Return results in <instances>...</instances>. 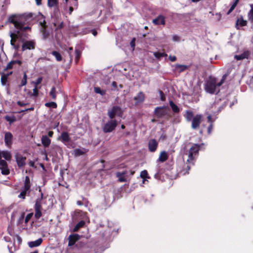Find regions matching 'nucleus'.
I'll use <instances>...</instances> for the list:
<instances>
[{
  "mask_svg": "<svg viewBox=\"0 0 253 253\" xmlns=\"http://www.w3.org/2000/svg\"><path fill=\"white\" fill-rule=\"evenodd\" d=\"M169 59L171 62H174V61H175L176 60V57L175 56L169 55Z\"/></svg>",
  "mask_w": 253,
  "mask_h": 253,
  "instance_id": "52",
  "label": "nucleus"
},
{
  "mask_svg": "<svg viewBox=\"0 0 253 253\" xmlns=\"http://www.w3.org/2000/svg\"><path fill=\"white\" fill-rule=\"evenodd\" d=\"M30 166L34 167V163L33 162L31 161L30 162Z\"/></svg>",
  "mask_w": 253,
  "mask_h": 253,
  "instance_id": "62",
  "label": "nucleus"
},
{
  "mask_svg": "<svg viewBox=\"0 0 253 253\" xmlns=\"http://www.w3.org/2000/svg\"><path fill=\"white\" fill-rule=\"evenodd\" d=\"M42 198H43V194L42 193H41V197L38 198L36 201V203L35 205V217L36 219H39L42 215V213L41 212V210H42L41 202H42Z\"/></svg>",
  "mask_w": 253,
  "mask_h": 253,
  "instance_id": "6",
  "label": "nucleus"
},
{
  "mask_svg": "<svg viewBox=\"0 0 253 253\" xmlns=\"http://www.w3.org/2000/svg\"><path fill=\"white\" fill-rule=\"evenodd\" d=\"M9 76V74H3L1 76V83L2 85H5L7 82V77Z\"/></svg>",
  "mask_w": 253,
  "mask_h": 253,
  "instance_id": "39",
  "label": "nucleus"
},
{
  "mask_svg": "<svg viewBox=\"0 0 253 253\" xmlns=\"http://www.w3.org/2000/svg\"><path fill=\"white\" fill-rule=\"evenodd\" d=\"M172 40L173 41H178L179 40V37L176 35H173L172 36Z\"/></svg>",
  "mask_w": 253,
  "mask_h": 253,
  "instance_id": "54",
  "label": "nucleus"
},
{
  "mask_svg": "<svg viewBox=\"0 0 253 253\" xmlns=\"http://www.w3.org/2000/svg\"><path fill=\"white\" fill-rule=\"evenodd\" d=\"M57 4V0H48V5L49 7H53Z\"/></svg>",
  "mask_w": 253,
  "mask_h": 253,
  "instance_id": "43",
  "label": "nucleus"
},
{
  "mask_svg": "<svg viewBox=\"0 0 253 253\" xmlns=\"http://www.w3.org/2000/svg\"><path fill=\"white\" fill-rule=\"evenodd\" d=\"M168 158V156L166 151L162 152L159 156L158 160L161 162H165Z\"/></svg>",
  "mask_w": 253,
  "mask_h": 253,
  "instance_id": "24",
  "label": "nucleus"
},
{
  "mask_svg": "<svg viewBox=\"0 0 253 253\" xmlns=\"http://www.w3.org/2000/svg\"><path fill=\"white\" fill-rule=\"evenodd\" d=\"M53 134V131H49L48 132V136H49V137H52Z\"/></svg>",
  "mask_w": 253,
  "mask_h": 253,
  "instance_id": "59",
  "label": "nucleus"
},
{
  "mask_svg": "<svg viewBox=\"0 0 253 253\" xmlns=\"http://www.w3.org/2000/svg\"><path fill=\"white\" fill-rule=\"evenodd\" d=\"M200 150V146L198 144H195L192 145L188 151L185 152L183 153V158L185 156H188L187 159V162L189 164L193 165V161L195 159V157L198 154Z\"/></svg>",
  "mask_w": 253,
  "mask_h": 253,
  "instance_id": "3",
  "label": "nucleus"
},
{
  "mask_svg": "<svg viewBox=\"0 0 253 253\" xmlns=\"http://www.w3.org/2000/svg\"><path fill=\"white\" fill-rule=\"evenodd\" d=\"M45 106L47 107H51L55 108L57 107V104L54 102H47L45 104Z\"/></svg>",
  "mask_w": 253,
  "mask_h": 253,
  "instance_id": "44",
  "label": "nucleus"
},
{
  "mask_svg": "<svg viewBox=\"0 0 253 253\" xmlns=\"http://www.w3.org/2000/svg\"><path fill=\"white\" fill-rule=\"evenodd\" d=\"M42 238H39L36 241L29 242L28 245L30 248L36 247L39 246L42 243Z\"/></svg>",
  "mask_w": 253,
  "mask_h": 253,
  "instance_id": "22",
  "label": "nucleus"
},
{
  "mask_svg": "<svg viewBox=\"0 0 253 253\" xmlns=\"http://www.w3.org/2000/svg\"><path fill=\"white\" fill-rule=\"evenodd\" d=\"M52 54L55 56L57 61H60L62 60V58L59 52L56 51H53L52 52Z\"/></svg>",
  "mask_w": 253,
  "mask_h": 253,
  "instance_id": "37",
  "label": "nucleus"
},
{
  "mask_svg": "<svg viewBox=\"0 0 253 253\" xmlns=\"http://www.w3.org/2000/svg\"><path fill=\"white\" fill-rule=\"evenodd\" d=\"M33 215V213H30L28 214L25 218L24 217V225H23L22 226L26 227L28 221L31 219Z\"/></svg>",
  "mask_w": 253,
  "mask_h": 253,
  "instance_id": "33",
  "label": "nucleus"
},
{
  "mask_svg": "<svg viewBox=\"0 0 253 253\" xmlns=\"http://www.w3.org/2000/svg\"><path fill=\"white\" fill-rule=\"evenodd\" d=\"M91 32H92V34H93V35L94 36H96L97 34V32H96V30H92L91 31Z\"/></svg>",
  "mask_w": 253,
  "mask_h": 253,
  "instance_id": "57",
  "label": "nucleus"
},
{
  "mask_svg": "<svg viewBox=\"0 0 253 253\" xmlns=\"http://www.w3.org/2000/svg\"><path fill=\"white\" fill-rule=\"evenodd\" d=\"M144 95L142 92H140L136 96L134 97L137 103L142 102L144 100Z\"/></svg>",
  "mask_w": 253,
  "mask_h": 253,
  "instance_id": "25",
  "label": "nucleus"
},
{
  "mask_svg": "<svg viewBox=\"0 0 253 253\" xmlns=\"http://www.w3.org/2000/svg\"><path fill=\"white\" fill-rule=\"evenodd\" d=\"M42 26V35L43 39H46L49 36V33L47 32L45 30V22L44 20L42 22H40Z\"/></svg>",
  "mask_w": 253,
  "mask_h": 253,
  "instance_id": "21",
  "label": "nucleus"
},
{
  "mask_svg": "<svg viewBox=\"0 0 253 253\" xmlns=\"http://www.w3.org/2000/svg\"><path fill=\"white\" fill-rule=\"evenodd\" d=\"M251 55V52L249 50L244 51L242 53L239 55H235L234 58L237 60H242L245 59H248Z\"/></svg>",
  "mask_w": 253,
  "mask_h": 253,
  "instance_id": "12",
  "label": "nucleus"
},
{
  "mask_svg": "<svg viewBox=\"0 0 253 253\" xmlns=\"http://www.w3.org/2000/svg\"><path fill=\"white\" fill-rule=\"evenodd\" d=\"M24 217L25 213L22 212L17 221V224L18 226H20L23 223V222H24Z\"/></svg>",
  "mask_w": 253,
  "mask_h": 253,
  "instance_id": "30",
  "label": "nucleus"
},
{
  "mask_svg": "<svg viewBox=\"0 0 253 253\" xmlns=\"http://www.w3.org/2000/svg\"><path fill=\"white\" fill-rule=\"evenodd\" d=\"M77 203L78 205H80V206H81L83 205V203L80 201H77Z\"/></svg>",
  "mask_w": 253,
  "mask_h": 253,
  "instance_id": "61",
  "label": "nucleus"
},
{
  "mask_svg": "<svg viewBox=\"0 0 253 253\" xmlns=\"http://www.w3.org/2000/svg\"><path fill=\"white\" fill-rule=\"evenodd\" d=\"M85 224V222L83 220L80 221L75 226L74 228V231H77L80 228L83 227Z\"/></svg>",
  "mask_w": 253,
  "mask_h": 253,
  "instance_id": "34",
  "label": "nucleus"
},
{
  "mask_svg": "<svg viewBox=\"0 0 253 253\" xmlns=\"http://www.w3.org/2000/svg\"><path fill=\"white\" fill-rule=\"evenodd\" d=\"M27 76L26 75V72H24L23 78L21 82V84H20V86L25 85L27 84Z\"/></svg>",
  "mask_w": 253,
  "mask_h": 253,
  "instance_id": "40",
  "label": "nucleus"
},
{
  "mask_svg": "<svg viewBox=\"0 0 253 253\" xmlns=\"http://www.w3.org/2000/svg\"><path fill=\"white\" fill-rule=\"evenodd\" d=\"M149 149L151 152H155L158 147V143L157 141L154 139H151L148 143Z\"/></svg>",
  "mask_w": 253,
  "mask_h": 253,
  "instance_id": "16",
  "label": "nucleus"
},
{
  "mask_svg": "<svg viewBox=\"0 0 253 253\" xmlns=\"http://www.w3.org/2000/svg\"><path fill=\"white\" fill-rule=\"evenodd\" d=\"M111 85L114 88H116L117 86V84L116 82H113L111 84Z\"/></svg>",
  "mask_w": 253,
  "mask_h": 253,
  "instance_id": "56",
  "label": "nucleus"
},
{
  "mask_svg": "<svg viewBox=\"0 0 253 253\" xmlns=\"http://www.w3.org/2000/svg\"><path fill=\"white\" fill-rule=\"evenodd\" d=\"M239 1V0H235L234 3L231 5L230 8L229 9V10L227 12V15H229L235 9V8L237 6V4L238 3Z\"/></svg>",
  "mask_w": 253,
  "mask_h": 253,
  "instance_id": "38",
  "label": "nucleus"
},
{
  "mask_svg": "<svg viewBox=\"0 0 253 253\" xmlns=\"http://www.w3.org/2000/svg\"><path fill=\"white\" fill-rule=\"evenodd\" d=\"M36 4L38 5H40L42 4V0H35Z\"/></svg>",
  "mask_w": 253,
  "mask_h": 253,
  "instance_id": "58",
  "label": "nucleus"
},
{
  "mask_svg": "<svg viewBox=\"0 0 253 253\" xmlns=\"http://www.w3.org/2000/svg\"><path fill=\"white\" fill-rule=\"evenodd\" d=\"M174 67L173 71L174 72H178V73H181L184 71L186 69H187L188 67L185 65H181L176 64L175 65L173 66Z\"/></svg>",
  "mask_w": 253,
  "mask_h": 253,
  "instance_id": "19",
  "label": "nucleus"
},
{
  "mask_svg": "<svg viewBox=\"0 0 253 253\" xmlns=\"http://www.w3.org/2000/svg\"><path fill=\"white\" fill-rule=\"evenodd\" d=\"M153 23L155 25L165 24V17L163 16L159 15L156 18L153 20Z\"/></svg>",
  "mask_w": 253,
  "mask_h": 253,
  "instance_id": "20",
  "label": "nucleus"
},
{
  "mask_svg": "<svg viewBox=\"0 0 253 253\" xmlns=\"http://www.w3.org/2000/svg\"><path fill=\"white\" fill-rule=\"evenodd\" d=\"M159 93L160 95L161 100L162 101H164L166 99V97H165V95L164 93H163V92L162 90H159Z\"/></svg>",
  "mask_w": 253,
  "mask_h": 253,
  "instance_id": "48",
  "label": "nucleus"
},
{
  "mask_svg": "<svg viewBox=\"0 0 253 253\" xmlns=\"http://www.w3.org/2000/svg\"><path fill=\"white\" fill-rule=\"evenodd\" d=\"M168 114V110L164 107H157L154 111V115L158 118H162Z\"/></svg>",
  "mask_w": 253,
  "mask_h": 253,
  "instance_id": "9",
  "label": "nucleus"
},
{
  "mask_svg": "<svg viewBox=\"0 0 253 253\" xmlns=\"http://www.w3.org/2000/svg\"><path fill=\"white\" fill-rule=\"evenodd\" d=\"M118 123L115 119H111L104 125L103 130L105 133L111 132L115 129Z\"/></svg>",
  "mask_w": 253,
  "mask_h": 253,
  "instance_id": "7",
  "label": "nucleus"
},
{
  "mask_svg": "<svg viewBox=\"0 0 253 253\" xmlns=\"http://www.w3.org/2000/svg\"><path fill=\"white\" fill-rule=\"evenodd\" d=\"M185 117L187 121L190 122L194 117H193V113L191 111H187L186 112Z\"/></svg>",
  "mask_w": 253,
  "mask_h": 253,
  "instance_id": "29",
  "label": "nucleus"
},
{
  "mask_svg": "<svg viewBox=\"0 0 253 253\" xmlns=\"http://www.w3.org/2000/svg\"><path fill=\"white\" fill-rule=\"evenodd\" d=\"M247 25V21L243 19L242 16H240L236 21V28L237 29H239V28L238 26H240L241 27L246 26Z\"/></svg>",
  "mask_w": 253,
  "mask_h": 253,
  "instance_id": "17",
  "label": "nucleus"
},
{
  "mask_svg": "<svg viewBox=\"0 0 253 253\" xmlns=\"http://www.w3.org/2000/svg\"><path fill=\"white\" fill-rule=\"evenodd\" d=\"M80 239V236L78 234H74L69 235L68 237V246H73L75 243Z\"/></svg>",
  "mask_w": 253,
  "mask_h": 253,
  "instance_id": "13",
  "label": "nucleus"
},
{
  "mask_svg": "<svg viewBox=\"0 0 253 253\" xmlns=\"http://www.w3.org/2000/svg\"><path fill=\"white\" fill-rule=\"evenodd\" d=\"M202 116L201 115H197L192 119V128L194 129L197 128L201 122Z\"/></svg>",
  "mask_w": 253,
  "mask_h": 253,
  "instance_id": "10",
  "label": "nucleus"
},
{
  "mask_svg": "<svg viewBox=\"0 0 253 253\" xmlns=\"http://www.w3.org/2000/svg\"><path fill=\"white\" fill-rule=\"evenodd\" d=\"M229 73H226L223 75L220 81L216 83V79L211 76L209 77V80L207 81V92L210 93H217L219 91L218 87L225 82Z\"/></svg>",
  "mask_w": 253,
  "mask_h": 253,
  "instance_id": "2",
  "label": "nucleus"
},
{
  "mask_svg": "<svg viewBox=\"0 0 253 253\" xmlns=\"http://www.w3.org/2000/svg\"><path fill=\"white\" fill-rule=\"evenodd\" d=\"M32 19V13L13 14L8 18L6 23L13 24L16 29L14 32H9L11 38L10 44L16 50L20 48V43H22V51L35 48V42L34 41H26L28 37L27 32L31 29L29 23Z\"/></svg>",
  "mask_w": 253,
  "mask_h": 253,
  "instance_id": "1",
  "label": "nucleus"
},
{
  "mask_svg": "<svg viewBox=\"0 0 253 253\" xmlns=\"http://www.w3.org/2000/svg\"><path fill=\"white\" fill-rule=\"evenodd\" d=\"M107 114L110 119H114L115 117H122L123 111L119 106H115L108 110Z\"/></svg>",
  "mask_w": 253,
  "mask_h": 253,
  "instance_id": "4",
  "label": "nucleus"
},
{
  "mask_svg": "<svg viewBox=\"0 0 253 253\" xmlns=\"http://www.w3.org/2000/svg\"><path fill=\"white\" fill-rule=\"evenodd\" d=\"M42 77L39 78L37 81L34 83L35 86L37 87V86L42 83Z\"/></svg>",
  "mask_w": 253,
  "mask_h": 253,
  "instance_id": "50",
  "label": "nucleus"
},
{
  "mask_svg": "<svg viewBox=\"0 0 253 253\" xmlns=\"http://www.w3.org/2000/svg\"><path fill=\"white\" fill-rule=\"evenodd\" d=\"M6 121L8 122L10 124H12V123L16 121V119L15 117L14 116H6L4 117Z\"/></svg>",
  "mask_w": 253,
  "mask_h": 253,
  "instance_id": "35",
  "label": "nucleus"
},
{
  "mask_svg": "<svg viewBox=\"0 0 253 253\" xmlns=\"http://www.w3.org/2000/svg\"><path fill=\"white\" fill-rule=\"evenodd\" d=\"M73 50V48L72 47H69V49H68V52L70 55V56H71V51Z\"/></svg>",
  "mask_w": 253,
  "mask_h": 253,
  "instance_id": "60",
  "label": "nucleus"
},
{
  "mask_svg": "<svg viewBox=\"0 0 253 253\" xmlns=\"http://www.w3.org/2000/svg\"><path fill=\"white\" fill-rule=\"evenodd\" d=\"M33 94L35 96H37L38 94V90L37 86H35L33 89Z\"/></svg>",
  "mask_w": 253,
  "mask_h": 253,
  "instance_id": "51",
  "label": "nucleus"
},
{
  "mask_svg": "<svg viewBox=\"0 0 253 253\" xmlns=\"http://www.w3.org/2000/svg\"><path fill=\"white\" fill-rule=\"evenodd\" d=\"M2 157L7 161H9L11 159V155L9 151H2Z\"/></svg>",
  "mask_w": 253,
  "mask_h": 253,
  "instance_id": "28",
  "label": "nucleus"
},
{
  "mask_svg": "<svg viewBox=\"0 0 253 253\" xmlns=\"http://www.w3.org/2000/svg\"><path fill=\"white\" fill-rule=\"evenodd\" d=\"M169 105L171 107L172 111L174 113H178L179 109L177 105H176L172 101H169Z\"/></svg>",
  "mask_w": 253,
  "mask_h": 253,
  "instance_id": "32",
  "label": "nucleus"
},
{
  "mask_svg": "<svg viewBox=\"0 0 253 253\" xmlns=\"http://www.w3.org/2000/svg\"><path fill=\"white\" fill-rule=\"evenodd\" d=\"M86 150L84 149H76L74 150L75 155L76 156H79L84 154L86 152Z\"/></svg>",
  "mask_w": 253,
  "mask_h": 253,
  "instance_id": "31",
  "label": "nucleus"
},
{
  "mask_svg": "<svg viewBox=\"0 0 253 253\" xmlns=\"http://www.w3.org/2000/svg\"><path fill=\"white\" fill-rule=\"evenodd\" d=\"M69 10H70V14H71L73 10V8L72 7L70 6L69 8Z\"/></svg>",
  "mask_w": 253,
  "mask_h": 253,
  "instance_id": "63",
  "label": "nucleus"
},
{
  "mask_svg": "<svg viewBox=\"0 0 253 253\" xmlns=\"http://www.w3.org/2000/svg\"><path fill=\"white\" fill-rule=\"evenodd\" d=\"M117 177L119 178V180L120 182H126V181L127 177L126 176L122 175V174H121L120 172H117L116 173Z\"/></svg>",
  "mask_w": 253,
  "mask_h": 253,
  "instance_id": "36",
  "label": "nucleus"
},
{
  "mask_svg": "<svg viewBox=\"0 0 253 253\" xmlns=\"http://www.w3.org/2000/svg\"><path fill=\"white\" fill-rule=\"evenodd\" d=\"M94 91L96 93H99L101 95H104L106 93V91L103 90H101L100 87H94Z\"/></svg>",
  "mask_w": 253,
  "mask_h": 253,
  "instance_id": "41",
  "label": "nucleus"
},
{
  "mask_svg": "<svg viewBox=\"0 0 253 253\" xmlns=\"http://www.w3.org/2000/svg\"><path fill=\"white\" fill-rule=\"evenodd\" d=\"M34 107H31L30 108H28V109H26L24 110H21V111H19V113H22V112H24L25 111H33V110H34Z\"/></svg>",
  "mask_w": 253,
  "mask_h": 253,
  "instance_id": "53",
  "label": "nucleus"
},
{
  "mask_svg": "<svg viewBox=\"0 0 253 253\" xmlns=\"http://www.w3.org/2000/svg\"><path fill=\"white\" fill-rule=\"evenodd\" d=\"M17 103L20 106H24L28 104V103H25L20 101H18Z\"/></svg>",
  "mask_w": 253,
  "mask_h": 253,
  "instance_id": "55",
  "label": "nucleus"
},
{
  "mask_svg": "<svg viewBox=\"0 0 253 253\" xmlns=\"http://www.w3.org/2000/svg\"><path fill=\"white\" fill-rule=\"evenodd\" d=\"M153 55L156 58L159 60L164 57L167 56V54L166 53L161 52H155L153 53Z\"/></svg>",
  "mask_w": 253,
  "mask_h": 253,
  "instance_id": "26",
  "label": "nucleus"
},
{
  "mask_svg": "<svg viewBox=\"0 0 253 253\" xmlns=\"http://www.w3.org/2000/svg\"><path fill=\"white\" fill-rule=\"evenodd\" d=\"M16 161L19 167H22L25 165L26 158L21 155L17 154L15 155Z\"/></svg>",
  "mask_w": 253,
  "mask_h": 253,
  "instance_id": "14",
  "label": "nucleus"
},
{
  "mask_svg": "<svg viewBox=\"0 0 253 253\" xmlns=\"http://www.w3.org/2000/svg\"><path fill=\"white\" fill-rule=\"evenodd\" d=\"M120 173H121V174H122V175H124V176H126V177H127V174L128 173H129L130 175H132L134 173V171H131V170H130L129 171H126V170H125V171H123L122 172H119Z\"/></svg>",
  "mask_w": 253,
  "mask_h": 253,
  "instance_id": "45",
  "label": "nucleus"
},
{
  "mask_svg": "<svg viewBox=\"0 0 253 253\" xmlns=\"http://www.w3.org/2000/svg\"><path fill=\"white\" fill-rule=\"evenodd\" d=\"M248 16L250 20L253 21V8L249 12Z\"/></svg>",
  "mask_w": 253,
  "mask_h": 253,
  "instance_id": "49",
  "label": "nucleus"
},
{
  "mask_svg": "<svg viewBox=\"0 0 253 253\" xmlns=\"http://www.w3.org/2000/svg\"><path fill=\"white\" fill-rule=\"evenodd\" d=\"M22 64L21 61L19 60H12L8 63L5 68V70L11 69L13 68L19 67Z\"/></svg>",
  "mask_w": 253,
  "mask_h": 253,
  "instance_id": "11",
  "label": "nucleus"
},
{
  "mask_svg": "<svg viewBox=\"0 0 253 253\" xmlns=\"http://www.w3.org/2000/svg\"><path fill=\"white\" fill-rule=\"evenodd\" d=\"M50 95L52 97V98L54 100L56 99V89L54 87H52L50 92Z\"/></svg>",
  "mask_w": 253,
  "mask_h": 253,
  "instance_id": "42",
  "label": "nucleus"
},
{
  "mask_svg": "<svg viewBox=\"0 0 253 253\" xmlns=\"http://www.w3.org/2000/svg\"><path fill=\"white\" fill-rule=\"evenodd\" d=\"M216 119H217V117L216 116L212 117L211 115H209L208 116V117H207L208 122L210 123V125L208 126V132L209 134L211 133L212 128H213L212 123L215 121V120Z\"/></svg>",
  "mask_w": 253,
  "mask_h": 253,
  "instance_id": "15",
  "label": "nucleus"
},
{
  "mask_svg": "<svg viewBox=\"0 0 253 253\" xmlns=\"http://www.w3.org/2000/svg\"><path fill=\"white\" fill-rule=\"evenodd\" d=\"M60 138L63 142H68L70 140L68 133L66 132H63L61 133Z\"/></svg>",
  "mask_w": 253,
  "mask_h": 253,
  "instance_id": "27",
  "label": "nucleus"
},
{
  "mask_svg": "<svg viewBox=\"0 0 253 253\" xmlns=\"http://www.w3.org/2000/svg\"><path fill=\"white\" fill-rule=\"evenodd\" d=\"M62 27V23H61L60 25H59L58 28H61Z\"/></svg>",
  "mask_w": 253,
  "mask_h": 253,
  "instance_id": "64",
  "label": "nucleus"
},
{
  "mask_svg": "<svg viewBox=\"0 0 253 253\" xmlns=\"http://www.w3.org/2000/svg\"><path fill=\"white\" fill-rule=\"evenodd\" d=\"M42 143L44 147H47L50 145L51 140L47 135H43L42 137Z\"/></svg>",
  "mask_w": 253,
  "mask_h": 253,
  "instance_id": "23",
  "label": "nucleus"
},
{
  "mask_svg": "<svg viewBox=\"0 0 253 253\" xmlns=\"http://www.w3.org/2000/svg\"><path fill=\"white\" fill-rule=\"evenodd\" d=\"M148 173L146 170H144L142 171L140 173V176L142 178H149V177L147 176Z\"/></svg>",
  "mask_w": 253,
  "mask_h": 253,
  "instance_id": "47",
  "label": "nucleus"
},
{
  "mask_svg": "<svg viewBox=\"0 0 253 253\" xmlns=\"http://www.w3.org/2000/svg\"><path fill=\"white\" fill-rule=\"evenodd\" d=\"M2 152L0 151V170L1 172L3 175H7L9 173L10 171L8 169V165L5 160H1Z\"/></svg>",
  "mask_w": 253,
  "mask_h": 253,
  "instance_id": "8",
  "label": "nucleus"
},
{
  "mask_svg": "<svg viewBox=\"0 0 253 253\" xmlns=\"http://www.w3.org/2000/svg\"><path fill=\"white\" fill-rule=\"evenodd\" d=\"M31 187V184L30 178L28 176L25 177L24 181V185L21 188V192L18 195V197L24 199L25 198V195L28 192H29L30 188Z\"/></svg>",
  "mask_w": 253,
  "mask_h": 253,
  "instance_id": "5",
  "label": "nucleus"
},
{
  "mask_svg": "<svg viewBox=\"0 0 253 253\" xmlns=\"http://www.w3.org/2000/svg\"><path fill=\"white\" fill-rule=\"evenodd\" d=\"M81 51L78 49H76L75 51V60L76 62H77L81 56Z\"/></svg>",
  "mask_w": 253,
  "mask_h": 253,
  "instance_id": "46",
  "label": "nucleus"
},
{
  "mask_svg": "<svg viewBox=\"0 0 253 253\" xmlns=\"http://www.w3.org/2000/svg\"><path fill=\"white\" fill-rule=\"evenodd\" d=\"M12 135L9 132H6L4 135V141L7 146H10L12 143Z\"/></svg>",
  "mask_w": 253,
  "mask_h": 253,
  "instance_id": "18",
  "label": "nucleus"
}]
</instances>
